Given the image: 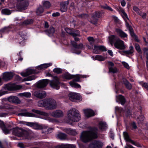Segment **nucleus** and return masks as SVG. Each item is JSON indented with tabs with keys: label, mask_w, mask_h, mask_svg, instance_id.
<instances>
[{
	"label": "nucleus",
	"mask_w": 148,
	"mask_h": 148,
	"mask_svg": "<svg viewBox=\"0 0 148 148\" xmlns=\"http://www.w3.org/2000/svg\"><path fill=\"white\" fill-rule=\"evenodd\" d=\"M98 137L97 132L93 129L83 132L80 136L81 140L84 143L88 142Z\"/></svg>",
	"instance_id": "obj_1"
},
{
	"label": "nucleus",
	"mask_w": 148,
	"mask_h": 148,
	"mask_svg": "<svg viewBox=\"0 0 148 148\" xmlns=\"http://www.w3.org/2000/svg\"><path fill=\"white\" fill-rule=\"evenodd\" d=\"M12 130L13 135L18 137H22L23 139L29 140L33 137L32 133L31 132L19 128H13Z\"/></svg>",
	"instance_id": "obj_2"
},
{
	"label": "nucleus",
	"mask_w": 148,
	"mask_h": 148,
	"mask_svg": "<svg viewBox=\"0 0 148 148\" xmlns=\"http://www.w3.org/2000/svg\"><path fill=\"white\" fill-rule=\"evenodd\" d=\"M38 105L39 107H45L50 110L55 109L57 106L56 101L51 98L45 99L39 101Z\"/></svg>",
	"instance_id": "obj_3"
},
{
	"label": "nucleus",
	"mask_w": 148,
	"mask_h": 148,
	"mask_svg": "<svg viewBox=\"0 0 148 148\" xmlns=\"http://www.w3.org/2000/svg\"><path fill=\"white\" fill-rule=\"evenodd\" d=\"M68 118L69 121L77 122L80 120V115L79 112L74 108L68 111Z\"/></svg>",
	"instance_id": "obj_4"
},
{
	"label": "nucleus",
	"mask_w": 148,
	"mask_h": 148,
	"mask_svg": "<svg viewBox=\"0 0 148 148\" xmlns=\"http://www.w3.org/2000/svg\"><path fill=\"white\" fill-rule=\"evenodd\" d=\"M71 44L73 47L72 49V52L77 54H80L81 52L80 49H82L84 47L83 44L81 43L77 45V43L74 41H71Z\"/></svg>",
	"instance_id": "obj_5"
},
{
	"label": "nucleus",
	"mask_w": 148,
	"mask_h": 148,
	"mask_svg": "<svg viewBox=\"0 0 148 148\" xmlns=\"http://www.w3.org/2000/svg\"><path fill=\"white\" fill-rule=\"evenodd\" d=\"M53 79V80L51 81L49 80L50 86L53 88L57 90L59 89L60 84V79L56 76H54Z\"/></svg>",
	"instance_id": "obj_6"
},
{
	"label": "nucleus",
	"mask_w": 148,
	"mask_h": 148,
	"mask_svg": "<svg viewBox=\"0 0 148 148\" xmlns=\"http://www.w3.org/2000/svg\"><path fill=\"white\" fill-rule=\"evenodd\" d=\"M70 100L72 101L77 102V101L81 100V97L78 93L74 92H70L68 95Z\"/></svg>",
	"instance_id": "obj_7"
},
{
	"label": "nucleus",
	"mask_w": 148,
	"mask_h": 148,
	"mask_svg": "<svg viewBox=\"0 0 148 148\" xmlns=\"http://www.w3.org/2000/svg\"><path fill=\"white\" fill-rule=\"evenodd\" d=\"M114 46L116 48L119 50H124L126 48L124 42L119 38L114 43Z\"/></svg>",
	"instance_id": "obj_8"
},
{
	"label": "nucleus",
	"mask_w": 148,
	"mask_h": 148,
	"mask_svg": "<svg viewBox=\"0 0 148 148\" xmlns=\"http://www.w3.org/2000/svg\"><path fill=\"white\" fill-rule=\"evenodd\" d=\"M29 4L28 1H25L17 4L16 7L19 11L24 10L27 8Z\"/></svg>",
	"instance_id": "obj_9"
},
{
	"label": "nucleus",
	"mask_w": 148,
	"mask_h": 148,
	"mask_svg": "<svg viewBox=\"0 0 148 148\" xmlns=\"http://www.w3.org/2000/svg\"><path fill=\"white\" fill-rule=\"evenodd\" d=\"M33 94L35 96L40 99L43 98L46 96V92L43 91H36Z\"/></svg>",
	"instance_id": "obj_10"
},
{
	"label": "nucleus",
	"mask_w": 148,
	"mask_h": 148,
	"mask_svg": "<svg viewBox=\"0 0 148 148\" xmlns=\"http://www.w3.org/2000/svg\"><path fill=\"white\" fill-rule=\"evenodd\" d=\"M103 143L100 141H95L89 145L90 148H102Z\"/></svg>",
	"instance_id": "obj_11"
},
{
	"label": "nucleus",
	"mask_w": 148,
	"mask_h": 148,
	"mask_svg": "<svg viewBox=\"0 0 148 148\" xmlns=\"http://www.w3.org/2000/svg\"><path fill=\"white\" fill-rule=\"evenodd\" d=\"M8 100L9 102L16 104H20L21 101L18 97L16 96H11L8 97Z\"/></svg>",
	"instance_id": "obj_12"
},
{
	"label": "nucleus",
	"mask_w": 148,
	"mask_h": 148,
	"mask_svg": "<svg viewBox=\"0 0 148 148\" xmlns=\"http://www.w3.org/2000/svg\"><path fill=\"white\" fill-rule=\"evenodd\" d=\"M12 73L11 72H5L3 74L2 79L5 81L10 80L13 77Z\"/></svg>",
	"instance_id": "obj_13"
},
{
	"label": "nucleus",
	"mask_w": 148,
	"mask_h": 148,
	"mask_svg": "<svg viewBox=\"0 0 148 148\" xmlns=\"http://www.w3.org/2000/svg\"><path fill=\"white\" fill-rule=\"evenodd\" d=\"M49 80L44 79L38 82L37 84V87L38 88H42L46 87L49 82Z\"/></svg>",
	"instance_id": "obj_14"
},
{
	"label": "nucleus",
	"mask_w": 148,
	"mask_h": 148,
	"mask_svg": "<svg viewBox=\"0 0 148 148\" xmlns=\"http://www.w3.org/2000/svg\"><path fill=\"white\" fill-rule=\"evenodd\" d=\"M65 31L67 33L72 36L73 37L80 36L79 32V30L72 31L71 29L68 28H66Z\"/></svg>",
	"instance_id": "obj_15"
},
{
	"label": "nucleus",
	"mask_w": 148,
	"mask_h": 148,
	"mask_svg": "<svg viewBox=\"0 0 148 148\" xmlns=\"http://www.w3.org/2000/svg\"><path fill=\"white\" fill-rule=\"evenodd\" d=\"M69 0L64 1L60 3V11L62 12H66L67 10V6L69 3Z\"/></svg>",
	"instance_id": "obj_16"
},
{
	"label": "nucleus",
	"mask_w": 148,
	"mask_h": 148,
	"mask_svg": "<svg viewBox=\"0 0 148 148\" xmlns=\"http://www.w3.org/2000/svg\"><path fill=\"white\" fill-rule=\"evenodd\" d=\"M51 115L55 118H60L63 116V112L60 110H57L51 113Z\"/></svg>",
	"instance_id": "obj_17"
},
{
	"label": "nucleus",
	"mask_w": 148,
	"mask_h": 148,
	"mask_svg": "<svg viewBox=\"0 0 148 148\" xmlns=\"http://www.w3.org/2000/svg\"><path fill=\"white\" fill-rule=\"evenodd\" d=\"M84 112L85 116L89 118L95 115V112L92 110L90 109H87L84 110Z\"/></svg>",
	"instance_id": "obj_18"
},
{
	"label": "nucleus",
	"mask_w": 148,
	"mask_h": 148,
	"mask_svg": "<svg viewBox=\"0 0 148 148\" xmlns=\"http://www.w3.org/2000/svg\"><path fill=\"white\" fill-rule=\"evenodd\" d=\"M116 102H120L122 105H124L126 102L125 98L122 95L116 96Z\"/></svg>",
	"instance_id": "obj_19"
},
{
	"label": "nucleus",
	"mask_w": 148,
	"mask_h": 148,
	"mask_svg": "<svg viewBox=\"0 0 148 148\" xmlns=\"http://www.w3.org/2000/svg\"><path fill=\"white\" fill-rule=\"evenodd\" d=\"M45 33L49 36H53L55 32V29L53 27H51L49 29L44 31Z\"/></svg>",
	"instance_id": "obj_20"
},
{
	"label": "nucleus",
	"mask_w": 148,
	"mask_h": 148,
	"mask_svg": "<svg viewBox=\"0 0 148 148\" xmlns=\"http://www.w3.org/2000/svg\"><path fill=\"white\" fill-rule=\"evenodd\" d=\"M36 73L35 70L30 69H28L25 72L21 73V74L22 76L25 77L30 74Z\"/></svg>",
	"instance_id": "obj_21"
},
{
	"label": "nucleus",
	"mask_w": 148,
	"mask_h": 148,
	"mask_svg": "<svg viewBox=\"0 0 148 148\" xmlns=\"http://www.w3.org/2000/svg\"><path fill=\"white\" fill-rule=\"evenodd\" d=\"M73 78H74L72 82H80V79L81 78H86L87 77L86 75H73Z\"/></svg>",
	"instance_id": "obj_22"
},
{
	"label": "nucleus",
	"mask_w": 148,
	"mask_h": 148,
	"mask_svg": "<svg viewBox=\"0 0 148 148\" xmlns=\"http://www.w3.org/2000/svg\"><path fill=\"white\" fill-rule=\"evenodd\" d=\"M115 31L118 35L121 38L127 37V35L121 29L117 28L116 29Z\"/></svg>",
	"instance_id": "obj_23"
},
{
	"label": "nucleus",
	"mask_w": 148,
	"mask_h": 148,
	"mask_svg": "<svg viewBox=\"0 0 148 148\" xmlns=\"http://www.w3.org/2000/svg\"><path fill=\"white\" fill-rule=\"evenodd\" d=\"M56 148H76V146L74 145L70 144H62L57 146Z\"/></svg>",
	"instance_id": "obj_24"
},
{
	"label": "nucleus",
	"mask_w": 148,
	"mask_h": 148,
	"mask_svg": "<svg viewBox=\"0 0 148 148\" xmlns=\"http://www.w3.org/2000/svg\"><path fill=\"white\" fill-rule=\"evenodd\" d=\"M109 39L110 42L112 46L114 43L115 42L116 40L119 39V38L117 37L116 36L112 35L109 37Z\"/></svg>",
	"instance_id": "obj_25"
},
{
	"label": "nucleus",
	"mask_w": 148,
	"mask_h": 148,
	"mask_svg": "<svg viewBox=\"0 0 148 148\" xmlns=\"http://www.w3.org/2000/svg\"><path fill=\"white\" fill-rule=\"evenodd\" d=\"M14 109V107L12 105H10L5 103H3L0 106V109Z\"/></svg>",
	"instance_id": "obj_26"
},
{
	"label": "nucleus",
	"mask_w": 148,
	"mask_h": 148,
	"mask_svg": "<svg viewBox=\"0 0 148 148\" xmlns=\"http://www.w3.org/2000/svg\"><path fill=\"white\" fill-rule=\"evenodd\" d=\"M5 86L8 90H18L22 88V86H20L16 85L14 86H12L9 84H6Z\"/></svg>",
	"instance_id": "obj_27"
},
{
	"label": "nucleus",
	"mask_w": 148,
	"mask_h": 148,
	"mask_svg": "<svg viewBox=\"0 0 148 148\" xmlns=\"http://www.w3.org/2000/svg\"><path fill=\"white\" fill-rule=\"evenodd\" d=\"M123 83L125 86L126 87L128 90H130L132 88V85L126 79H123Z\"/></svg>",
	"instance_id": "obj_28"
},
{
	"label": "nucleus",
	"mask_w": 148,
	"mask_h": 148,
	"mask_svg": "<svg viewBox=\"0 0 148 148\" xmlns=\"http://www.w3.org/2000/svg\"><path fill=\"white\" fill-rule=\"evenodd\" d=\"M57 137L61 140H65L67 138V135L65 134L59 132L57 134Z\"/></svg>",
	"instance_id": "obj_29"
},
{
	"label": "nucleus",
	"mask_w": 148,
	"mask_h": 148,
	"mask_svg": "<svg viewBox=\"0 0 148 148\" xmlns=\"http://www.w3.org/2000/svg\"><path fill=\"white\" fill-rule=\"evenodd\" d=\"M17 115L21 116L34 117L35 116V114L33 113H32L28 112H25L18 113L17 114Z\"/></svg>",
	"instance_id": "obj_30"
},
{
	"label": "nucleus",
	"mask_w": 148,
	"mask_h": 148,
	"mask_svg": "<svg viewBox=\"0 0 148 148\" xmlns=\"http://www.w3.org/2000/svg\"><path fill=\"white\" fill-rule=\"evenodd\" d=\"M0 127L1 128L4 133L6 134L9 133L10 130L7 129L5 125L3 123L0 125Z\"/></svg>",
	"instance_id": "obj_31"
},
{
	"label": "nucleus",
	"mask_w": 148,
	"mask_h": 148,
	"mask_svg": "<svg viewBox=\"0 0 148 148\" xmlns=\"http://www.w3.org/2000/svg\"><path fill=\"white\" fill-rule=\"evenodd\" d=\"M99 129L102 130H106L107 128L106 123L102 121L99 122Z\"/></svg>",
	"instance_id": "obj_32"
},
{
	"label": "nucleus",
	"mask_w": 148,
	"mask_h": 148,
	"mask_svg": "<svg viewBox=\"0 0 148 148\" xmlns=\"http://www.w3.org/2000/svg\"><path fill=\"white\" fill-rule=\"evenodd\" d=\"M10 31V27H4L0 29V34H2L8 33Z\"/></svg>",
	"instance_id": "obj_33"
},
{
	"label": "nucleus",
	"mask_w": 148,
	"mask_h": 148,
	"mask_svg": "<svg viewBox=\"0 0 148 148\" xmlns=\"http://www.w3.org/2000/svg\"><path fill=\"white\" fill-rule=\"evenodd\" d=\"M130 50L128 51H124L122 52L127 54H131L134 52V47L132 46H130L129 47Z\"/></svg>",
	"instance_id": "obj_34"
},
{
	"label": "nucleus",
	"mask_w": 148,
	"mask_h": 148,
	"mask_svg": "<svg viewBox=\"0 0 148 148\" xmlns=\"http://www.w3.org/2000/svg\"><path fill=\"white\" fill-rule=\"evenodd\" d=\"M37 77L34 75L30 76L23 79V80L24 81H30L35 79Z\"/></svg>",
	"instance_id": "obj_35"
},
{
	"label": "nucleus",
	"mask_w": 148,
	"mask_h": 148,
	"mask_svg": "<svg viewBox=\"0 0 148 148\" xmlns=\"http://www.w3.org/2000/svg\"><path fill=\"white\" fill-rule=\"evenodd\" d=\"M33 22V20L31 19H29L25 20L23 22V24L25 25H27L32 24Z\"/></svg>",
	"instance_id": "obj_36"
},
{
	"label": "nucleus",
	"mask_w": 148,
	"mask_h": 148,
	"mask_svg": "<svg viewBox=\"0 0 148 148\" xmlns=\"http://www.w3.org/2000/svg\"><path fill=\"white\" fill-rule=\"evenodd\" d=\"M18 42L21 46H24L25 44V41L24 39L21 36H20L18 38Z\"/></svg>",
	"instance_id": "obj_37"
},
{
	"label": "nucleus",
	"mask_w": 148,
	"mask_h": 148,
	"mask_svg": "<svg viewBox=\"0 0 148 148\" xmlns=\"http://www.w3.org/2000/svg\"><path fill=\"white\" fill-rule=\"evenodd\" d=\"M51 65L52 64L51 63L43 64L38 66V69H43V68H46Z\"/></svg>",
	"instance_id": "obj_38"
},
{
	"label": "nucleus",
	"mask_w": 148,
	"mask_h": 148,
	"mask_svg": "<svg viewBox=\"0 0 148 148\" xmlns=\"http://www.w3.org/2000/svg\"><path fill=\"white\" fill-rule=\"evenodd\" d=\"M69 84L72 87L75 88H81L80 85L78 83L73 82H70Z\"/></svg>",
	"instance_id": "obj_39"
},
{
	"label": "nucleus",
	"mask_w": 148,
	"mask_h": 148,
	"mask_svg": "<svg viewBox=\"0 0 148 148\" xmlns=\"http://www.w3.org/2000/svg\"><path fill=\"white\" fill-rule=\"evenodd\" d=\"M62 76L64 78L67 79H70L73 78V76H74L69 73H65L63 74Z\"/></svg>",
	"instance_id": "obj_40"
},
{
	"label": "nucleus",
	"mask_w": 148,
	"mask_h": 148,
	"mask_svg": "<svg viewBox=\"0 0 148 148\" xmlns=\"http://www.w3.org/2000/svg\"><path fill=\"white\" fill-rule=\"evenodd\" d=\"M1 13L4 14L9 15L11 14V12L10 10L8 9H4L1 10Z\"/></svg>",
	"instance_id": "obj_41"
},
{
	"label": "nucleus",
	"mask_w": 148,
	"mask_h": 148,
	"mask_svg": "<svg viewBox=\"0 0 148 148\" xmlns=\"http://www.w3.org/2000/svg\"><path fill=\"white\" fill-rule=\"evenodd\" d=\"M87 39L89 42L90 44L91 45L93 46L94 44L95 41V40L94 38L92 37H88L87 38Z\"/></svg>",
	"instance_id": "obj_42"
},
{
	"label": "nucleus",
	"mask_w": 148,
	"mask_h": 148,
	"mask_svg": "<svg viewBox=\"0 0 148 148\" xmlns=\"http://www.w3.org/2000/svg\"><path fill=\"white\" fill-rule=\"evenodd\" d=\"M123 135L125 138V139L127 141L131 142L130 140H132L130 139L129 137L128 134L126 132H123Z\"/></svg>",
	"instance_id": "obj_43"
},
{
	"label": "nucleus",
	"mask_w": 148,
	"mask_h": 148,
	"mask_svg": "<svg viewBox=\"0 0 148 148\" xmlns=\"http://www.w3.org/2000/svg\"><path fill=\"white\" fill-rule=\"evenodd\" d=\"M44 11V9L41 6L39 7L36 11V13L37 15H40V14L42 13Z\"/></svg>",
	"instance_id": "obj_44"
},
{
	"label": "nucleus",
	"mask_w": 148,
	"mask_h": 148,
	"mask_svg": "<svg viewBox=\"0 0 148 148\" xmlns=\"http://www.w3.org/2000/svg\"><path fill=\"white\" fill-rule=\"evenodd\" d=\"M19 95L21 96H24L26 97H29L31 96V94L30 92H29L19 93Z\"/></svg>",
	"instance_id": "obj_45"
},
{
	"label": "nucleus",
	"mask_w": 148,
	"mask_h": 148,
	"mask_svg": "<svg viewBox=\"0 0 148 148\" xmlns=\"http://www.w3.org/2000/svg\"><path fill=\"white\" fill-rule=\"evenodd\" d=\"M32 111L34 113L42 115H45L47 114L45 112L36 110L33 109L32 110Z\"/></svg>",
	"instance_id": "obj_46"
},
{
	"label": "nucleus",
	"mask_w": 148,
	"mask_h": 148,
	"mask_svg": "<svg viewBox=\"0 0 148 148\" xmlns=\"http://www.w3.org/2000/svg\"><path fill=\"white\" fill-rule=\"evenodd\" d=\"M96 60L100 61H103L105 60L106 58L100 55H97L95 57Z\"/></svg>",
	"instance_id": "obj_47"
},
{
	"label": "nucleus",
	"mask_w": 148,
	"mask_h": 148,
	"mask_svg": "<svg viewBox=\"0 0 148 148\" xmlns=\"http://www.w3.org/2000/svg\"><path fill=\"white\" fill-rule=\"evenodd\" d=\"M109 72L113 73H116L118 72L117 69L115 68L110 67L109 68Z\"/></svg>",
	"instance_id": "obj_48"
},
{
	"label": "nucleus",
	"mask_w": 148,
	"mask_h": 148,
	"mask_svg": "<svg viewBox=\"0 0 148 148\" xmlns=\"http://www.w3.org/2000/svg\"><path fill=\"white\" fill-rule=\"evenodd\" d=\"M53 72L57 74H60L62 73V70L60 68H56L53 70Z\"/></svg>",
	"instance_id": "obj_49"
},
{
	"label": "nucleus",
	"mask_w": 148,
	"mask_h": 148,
	"mask_svg": "<svg viewBox=\"0 0 148 148\" xmlns=\"http://www.w3.org/2000/svg\"><path fill=\"white\" fill-rule=\"evenodd\" d=\"M43 6L46 8H49L50 6V3L48 1H45L43 2Z\"/></svg>",
	"instance_id": "obj_50"
},
{
	"label": "nucleus",
	"mask_w": 148,
	"mask_h": 148,
	"mask_svg": "<svg viewBox=\"0 0 148 148\" xmlns=\"http://www.w3.org/2000/svg\"><path fill=\"white\" fill-rule=\"evenodd\" d=\"M102 13L101 12L97 11L95 12V15H94L95 17L100 18L102 17Z\"/></svg>",
	"instance_id": "obj_51"
},
{
	"label": "nucleus",
	"mask_w": 148,
	"mask_h": 148,
	"mask_svg": "<svg viewBox=\"0 0 148 148\" xmlns=\"http://www.w3.org/2000/svg\"><path fill=\"white\" fill-rule=\"evenodd\" d=\"M135 48L136 50L137 51V52L140 54H141L142 53V52L141 50V49L139 45L137 44H135Z\"/></svg>",
	"instance_id": "obj_52"
},
{
	"label": "nucleus",
	"mask_w": 148,
	"mask_h": 148,
	"mask_svg": "<svg viewBox=\"0 0 148 148\" xmlns=\"http://www.w3.org/2000/svg\"><path fill=\"white\" fill-rule=\"evenodd\" d=\"M92 18V19L90 21V23L94 25L97 24V23L98 19L95 18V17L94 16H93Z\"/></svg>",
	"instance_id": "obj_53"
},
{
	"label": "nucleus",
	"mask_w": 148,
	"mask_h": 148,
	"mask_svg": "<svg viewBox=\"0 0 148 148\" xmlns=\"http://www.w3.org/2000/svg\"><path fill=\"white\" fill-rule=\"evenodd\" d=\"M101 7L102 8L104 9H107L111 11H113L112 9L110 7L108 6L107 5H104L102 6Z\"/></svg>",
	"instance_id": "obj_54"
},
{
	"label": "nucleus",
	"mask_w": 148,
	"mask_h": 148,
	"mask_svg": "<svg viewBox=\"0 0 148 148\" xmlns=\"http://www.w3.org/2000/svg\"><path fill=\"white\" fill-rule=\"evenodd\" d=\"M131 142L130 143L132 144L135 145V146L138 147H141V146L140 145L139 143H138L136 142H135L133 140H130Z\"/></svg>",
	"instance_id": "obj_55"
},
{
	"label": "nucleus",
	"mask_w": 148,
	"mask_h": 148,
	"mask_svg": "<svg viewBox=\"0 0 148 148\" xmlns=\"http://www.w3.org/2000/svg\"><path fill=\"white\" fill-rule=\"evenodd\" d=\"M33 127L35 129H42V126L35 124H34Z\"/></svg>",
	"instance_id": "obj_56"
},
{
	"label": "nucleus",
	"mask_w": 148,
	"mask_h": 148,
	"mask_svg": "<svg viewBox=\"0 0 148 148\" xmlns=\"http://www.w3.org/2000/svg\"><path fill=\"white\" fill-rule=\"evenodd\" d=\"M144 116L143 115H141L138 117L137 118V121L141 122L143 121L144 119Z\"/></svg>",
	"instance_id": "obj_57"
},
{
	"label": "nucleus",
	"mask_w": 148,
	"mask_h": 148,
	"mask_svg": "<svg viewBox=\"0 0 148 148\" xmlns=\"http://www.w3.org/2000/svg\"><path fill=\"white\" fill-rule=\"evenodd\" d=\"M69 133L71 135H75L77 134L76 131L75 130L69 129Z\"/></svg>",
	"instance_id": "obj_58"
},
{
	"label": "nucleus",
	"mask_w": 148,
	"mask_h": 148,
	"mask_svg": "<svg viewBox=\"0 0 148 148\" xmlns=\"http://www.w3.org/2000/svg\"><path fill=\"white\" fill-rule=\"evenodd\" d=\"M129 31L130 34L132 37H134V36H136V35L135 34L134 32L133 29H131L129 30Z\"/></svg>",
	"instance_id": "obj_59"
},
{
	"label": "nucleus",
	"mask_w": 148,
	"mask_h": 148,
	"mask_svg": "<svg viewBox=\"0 0 148 148\" xmlns=\"http://www.w3.org/2000/svg\"><path fill=\"white\" fill-rule=\"evenodd\" d=\"M123 109L122 108L118 107H115V110L116 112L120 113L122 111Z\"/></svg>",
	"instance_id": "obj_60"
},
{
	"label": "nucleus",
	"mask_w": 148,
	"mask_h": 148,
	"mask_svg": "<svg viewBox=\"0 0 148 148\" xmlns=\"http://www.w3.org/2000/svg\"><path fill=\"white\" fill-rule=\"evenodd\" d=\"M99 50L102 51H107L106 48L103 46H100Z\"/></svg>",
	"instance_id": "obj_61"
},
{
	"label": "nucleus",
	"mask_w": 148,
	"mask_h": 148,
	"mask_svg": "<svg viewBox=\"0 0 148 148\" xmlns=\"http://www.w3.org/2000/svg\"><path fill=\"white\" fill-rule=\"evenodd\" d=\"M122 64L125 68L127 69H130V67L128 64L127 63L125 62H123Z\"/></svg>",
	"instance_id": "obj_62"
},
{
	"label": "nucleus",
	"mask_w": 148,
	"mask_h": 148,
	"mask_svg": "<svg viewBox=\"0 0 148 148\" xmlns=\"http://www.w3.org/2000/svg\"><path fill=\"white\" fill-rule=\"evenodd\" d=\"M143 87L145 88L147 90H148V84L146 83H144L142 85Z\"/></svg>",
	"instance_id": "obj_63"
},
{
	"label": "nucleus",
	"mask_w": 148,
	"mask_h": 148,
	"mask_svg": "<svg viewBox=\"0 0 148 148\" xmlns=\"http://www.w3.org/2000/svg\"><path fill=\"white\" fill-rule=\"evenodd\" d=\"M143 50L144 51V53L145 54H146L148 53V48H144L143 49Z\"/></svg>",
	"instance_id": "obj_64"
}]
</instances>
